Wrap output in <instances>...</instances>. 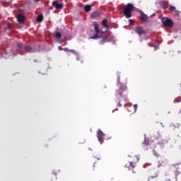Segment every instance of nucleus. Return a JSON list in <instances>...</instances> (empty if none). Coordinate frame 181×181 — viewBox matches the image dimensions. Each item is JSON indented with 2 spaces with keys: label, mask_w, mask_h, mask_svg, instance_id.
Segmentation results:
<instances>
[{
  "label": "nucleus",
  "mask_w": 181,
  "mask_h": 181,
  "mask_svg": "<svg viewBox=\"0 0 181 181\" xmlns=\"http://www.w3.org/2000/svg\"><path fill=\"white\" fill-rule=\"evenodd\" d=\"M136 161H130L129 162V166H131V168L132 169H134L135 168V163H136V162H138V160H139V158H138V157H136Z\"/></svg>",
  "instance_id": "10"
},
{
  "label": "nucleus",
  "mask_w": 181,
  "mask_h": 181,
  "mask_svg": "<svg viewBox=\"0 0 181 181\" xmlns=\"http://www.w3.org/2000/svg\"><path fill=\"white\" fill-rule=\"evenodd\" d=\"M102 25L104 28H106L107 30H108L109 27L108 25H107V19H104L102 21Z\"/></svg>",
  "instance_id": "13"
},
{
  "label": "nucleus",
  "mask_w": 181,
  "mask_h": 181,
  "mask_svg": "<svg viewBox=\"0 0 181 181\" xmlns=\"http://www.w3.org/2000/svg\"><path fill=\"white\" fill-rule=\"evenodd\" d=\"M52 5L56 9H63V4L57 2V1H52Z\"/></svg>",
  "instance_id": "6"
},
{
  "label": "nucleus",
  "mask_w": 181,
  "mask_h": 181,
  "mask_svg": "<svg viewBox=\"0 0 181 181\" xmlns=\"http://www.w3.org/2000/svg\"><path fill=\"white\" fill-rule=\"evenodd\" d=\"M153 154L156 156V158H159V153L155 150L153 151Z\"/></svg>",
  "instance_id": "21"
},
{
  "label": "nucleus",
  "mask_w": 181,
  "mask_h": 181,
  "mask_svg": "<svg viewBox=\"0 0 181 181\" xmlns=\"http://www.w3.org/2000/svg\"><path fill=\"white\" fill-rule=\"evenodd\" d=\"M169 11H170V12H173V11H176V7H175L174 6L170 5L169 6Z\"/></svg>",
  "instance_id": "16"
},
{
  "label": "nucleus",
  "mask_w": 181,
  "mask_h": 181,
  "mask_svg": "<svg viewBox=\"0 0 181 181\" xmlns=\"http://www.w3.org/2000/svg\"><path fill=\"white\" fill-rule=\"evenodd\" d=\"M134 4L131 3L127 4L124 8V16L127 18H131L132 16V12L134 11Z\"/></svg>",
  "instance_id": "2"
},
{
  "label": "nucleus",
  "mask_w": 181,
  "mask_h": 181,
  "mask_svg": "<svg viewBox=\"0 0 181 181\" xmlns=\"http://www.w3.org/2000/svg\"><path fill=\"white\" fill-rule=\"evenodd\" d=\"M105 136V134L101 131V129H98L97 132V137L100 144L104 143V137Z\"/></svg>",
  "instance_id": "4"
},
{
  "label": "nucleus",
  "mask_w": 181,
  "mask_h": 181,
  "mask_svg": "<svg viewBox=\"0 0 181 181\" xmlns=\"http://www.w3.org/2000/svg\"><path fill=\"white\" fill-rule=\"evenodd\" d=\"M37 22H42L43 21V16L42 14L39 15L36 18Z\"/></svg>",
  "instance_id": "15"
},
{
  "label": "nucleus",
  "mask_w": 181,
  "mask_h": 181,
  "mask_svg": "<svg viewBox=\"0 0 181 181\" xmlns=\"http://www.w3.org/2000/svg\"><path fill=\"white\" fill-rule=\"evenodd\" d=\"M98 16H100L99 11H94L91 15L92 18H98Z\"/></svg>",
  "instance_id": "14"
},
{
  "label": "nucleus",
  "mask_w": 181,
  "mask_h": 181,
  "mask_svg": "<svg viewBox=\"0 0 181 181\" xmlns=\"http://www.w3.org/2000/svg\"><path fill=\"white\" fill-rule=\"evenodd\" d=\"M140 19L143 22H148V16L144 13V12H141Z\"/></svg>",
  "instance_id": "7"
},
{
  "label": "nucleus",
  "mask_w": 181,
  "mask_h": 181,
  "mask_svg": "<svg viewBox=\"0 0 181 181\" xmlns=\"http://www.w3.org/2000/svg\"><path fill=\"white\" fill-rule=\"evenodd\" d=\"M100 37H101L100 36H98V33H95L92 37L91 39H100Z\"/></svg>",
  "instance_id": "17"
},
{
  "label": "nucleus",
  "mask_w": 181,
  "mask_h": 181,
  "mask_svg": "<svg viewBox=\"0 0 181 181\" xmlns=\"http://www.w3.org/2000/svg\"><path fill=\"white\" fill-rule=\"evenodd\" d=\"M143 145H145L146 146H148L149 145V141L146 139H144V141L143 142Z\"/></svg>",
  "instance_id": "20"
},
{
  "label": "nucleus",
  "mask_w": 181,
  "mask_h": 181,
  "mask_svg": "<svg viewBox=\"0 0 181 181\" xmlns=\"http://www.w3.org/2000/svg\"><path fill=\"white\" fill-rule=\"evenodd\" d=\"M7 29H9V30H11V29H12V23H8L7 24Z\"/></svg>",
  "instance_id": "22"
},
{
  "label": "nucleus",
  "mask_w": 181,
  "mask_h": 181,
  "mask_svg": "<svg viewBox=\"0 0 181 181\" xmlns=\"http://www.w3.org/2000/svg\"><path fill=\"white\" fill-rule=\"evenodd\" d=\"M153 16H155V14H153V15L151 16V18H152Z\"/></svg>",
  "instance_id": "31"
},
{
  "label": "nucleus",
  "mask_w": 181,
  "mask_h": 181,
  "mask_svg": "<svg viewBox=\"0 0 181 181\" xmlns=\"http://www.w3.org/2000/svg\"><path fill=\"white\" fill-rule=\"evenodd\" d=\"M40 0H35V2H39Z\"/></svg>",
  "instance_id": "29"
},
{
  "label": "nucleus",
  "mask_w": 181,
  "mask_h": 181,
  "mask_svg": "<svg viewBox=\"0 0 181 181\" xmlns=\"http://www.w3.org/2000/svg\"><path fill=\"white\" fill-rule=\"evenodd\" d=\"M58 49H59V50H64V48L62 47L61 46H59V47H58Z\"/></svg>",
  "instance_id": "28"
},
{
  "label": "nucleus",
  "mask_w": 181,
  "mask_h": 181,
  "mask_svg": "<svg viewBox=\"0 0 181 181\" xmlns=\"http://www.w3.org/2000/svg\"><path fill=\"white\" fill-rule=\"evenodd\" d=\"M17 46L18 49H22V47H23L22 43H18Z\"/></svg>",
  "instance_id": "26"
},
{
  "label": "nucleus",
  "mask_w": 181,
  "mask_h": 181,
  "mask_svg": "<svg viewBox=\"0 0 181 181\" xmlns=\"http://www.w3.org/2000/svg\"><path fill=\"white\" fill-rule=\"evenodd\" d=\"M127 95H128V88L125 85H121L119 88L116 90V97L124 98V101H127Z\"/></svg>",
  "instance_id": "1"
},
{
  "label": "nucleus",
  "mask_w": 181,
  "mask_h": 181,
  "mask_svg": "<svg viewBox=\"0 0 181 181\" xmlns=\"http://www.w3.org/2000/svg\"><path fill=\"white\" fill-rule=\"evenodd\" d=\"M25 50H26V52H31L32 47L30 46H25Z\"/></svg>",
  "instance_id": "19"
},
{
  "label": "nucleus",
  "mask_w": 181,
  "mask_h": 181,
  "mask_svg": "<svg viewBox=\"0 0 181 181\" xmlns=\"http://www.w3.org/2000/svg\"><path fill=\"white\" fill-rule=\"evenodd\" d=\"M179 114H181V110H180Z\"/></svg>",
  "instance_id": "32"
},
{
  "label": "nucleus",
  "mask_w": 181,
  "mask_h": 181,
  "mask_svg": "<svg viewBox=\"0 0 181 181\" xmlns=\"http://www.w3.org/2000/svg\"><path fill=\"white\" fill-rule=\"evenodd\" d=\"M94 166H95V164H93V168H94Z\"/></svg>",
  "instance_id": "33"
},
{
  "label": "nucleus",
  "mask_w": 181,
  "mask_h": 181,
  "mask_svg": "<svg viewBox=\"0 0 181 181\" xmlns=\"http://www.w3.org/2000/svg\"><path fill=\"white\" fill-rule=\"evenodd\" d=\"M135 32L139 35V36H142V35H146V30H145L142 27L137 26L135 28Z\"/></svg>",
  "instance_id": "5"
},
{
  "label": "nucleus",
  "mask_w": 181,
  "mask_h": 181,
  "mask_svg": "<svg viewBox=\"0 0 181 181\" xmlns=\"http://www.w3.org/2000/svg\"><path fill=\"white\" fill-rule=\"evenodd\" d=\"M129 22L130 25H132L134 23V21H132V19L129 20Z\"/></svg>",
  "instance_id": "27"
},
{
  "label": "nucleus",
  "mask_w": 181,
  "mask_h": 181,
  "mask_svg": "<svg viewBox=\"0 0 181 181\" xmlns=\"http://www.w3.org/2000/svg\"><path fill=\"white\" fill-rule=\"evenodd\" d=\"M64 52H74V50H73V49H69V48H67V47H65V48H64Z\"/></svg>",
  "instance_id": "23"
},
{
  "label": "nucleus",
  "mask_w": 181,
  "mask_h": 181,
  "mask_svg": "<svg viewBox=\"0 0 181 181\" xmlns=\"http://www.w3.org/2000/svg\"><path fill=\"white\" fill-rule=\"evenodd\" d=\"M93 27H94V30H95V33H100V27H98V23L95 21L93 23Z\"/></svg>",
  "instance_id": "9"
},
{
  "label": "nucleus",
  "mask_w": 181,
  "mask_h": 181,
  "mask_svg": "<svg viewBox=\"0 0 181 181\" xmlns=\"http://www.w3.org/2000/svg\"><path fill=\"white\" fill-rule=\"evenodd\" d=\"M105 42H108V35H105L103 37V39L100 41V45H104Z\"/></svg>",
  "instance_id": "12"
},
{
  "label": "nucleus",
  "mask_w": 181,
  "mask_h": 181,
  "mask_svg": "<svg viewBox=\"0 0 181 181\" xmlns=\"http://www.w3.org/2000/svg\"><path fill=\"white\" fill-rule=\"evenodd\" d=\"M119 80H120V77L117 76V86H119V84H121V81Z\"/></svg>",
  "instance_id": "24"
},
{
  "label": "nucleus",
  "mask_w": 181,
  "mask_h": 181,
  "mask_svg": "<svg viewBox=\"0 0 181 181\" xmlns=\"http://www.w3.org/2000/svg\"><path fill=\"white\" fill-rule=\"evenodd\" d=\"M17 21L19 22V23H23L25 22V16H23L22 14H20L17 16Z\"/></svg>",
  "instance_id": "8"
},
{
  "label": "nucleus",
  "mask_w": 181,
  "mask_h": 181,
  "mask_svg": "<svg viewBox=\"0 0 181 181\" xmlns=\"http://www.w3.org/2000/svg\"><path fill=\"white\" fill-rule=\"evenodd\" d=\"M84 11L85 12H87V13L90 12V11H91V5L90 4L85 5Z\"/></svg>",
  "instance_id": "11"
},
{
  "label": "nucleus",
  "mask_w": 181,
  "mask_h": 181,
  "mask_svg": "<svg viewBox=\"0 0 181 181\" xmlns=\"http://www.w3.org/2000/svg\"><path fill=\"white\" fill-rule=\"evenodd\" d=\"M134 112H136V109L138 108V105H134Z\"/></svg>",
  "instance_id": "25"
},
{
  "label": "nucleus",
  "mask_w": 181,
  "mask_h": 181,
  "mask_svg": "<svg viewBox=\"0 0 181 181\" xmlns=\"http://www.w3.org/2000/svg\"><path fill=\"white\" fill-rule=\"evenodd\" d=\"M119 107H122V105H121L120 103H119Z\"/></svg>",
  "instance_id": "30"
},
{
  "label": "nucleus",
  "mask_w": 181,
  "mask_h": 181,
  "mask_svg": "<svg viewBox=\"0 0 181 181\" xmlns=\"http://www.w3.org/2000/svg\"><path fill=\"white\" fill-rule=\"evenodd\" d=\"M161 21L163 22V25L166 28H172L173 26V21L168 17H163Z\"/></svg>",
  "instance_id": "3"
},
{
  "label": "nucleus",
  "mask_w": 181,
  "mask_h": 181,
  "mask_svg": "<svg viewBox=\"0 0 181 181\" xmlns=\"http://www.w3.org/2000/svg\"><path fill=\"white\" fill-rule=\"evenodd\" d=\"M55 36L57 39H60V37H62V33H60L59 32H57Z\"/></svg>",
  "instance_id": "18"
}]
</instances>
